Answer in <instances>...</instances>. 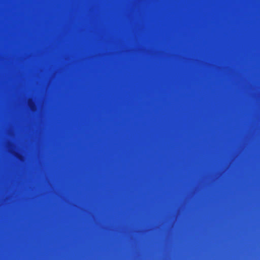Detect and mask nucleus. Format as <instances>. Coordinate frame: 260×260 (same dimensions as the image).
<instances>
[{
  "label": "nucleus",
  "mask_w": 260,
  "mask_h": 260,
  "mask_svg": "<svg viewBox=\"0 0 260 260\" xmlns=\"http://www.w3.org/2000/svg\"><path fill=\"white\" fill-rule=\"evenodd\" d=\"M27 20H125L126 21V120H130V17H27Z\"/></svg>",
  "instance_id": "1"
},
{
  "label": "nucleus",
  "mask_w": 260,
  "mask_h": 260,
  "mask_svg": "<svg viewBox=\"0 0 260 260\" xmlns=\"http://www.w3.org/2000/svg\"><path fill=\"white\" fill-rule=\"evenodd\" d=\"M135 20H234V17H131V41L132 40V22ZM132 53V44L131 43ZM132 61V56H131ZM132 107V99H131Z\"/></svg>",
  "instance_id": "2"
},
{
  "label": "nucleus",
  "mask_w": 260,
  "mask_h": 260,
  "mask_svg": "<svg viewBox=\"0 0 260 260\" xmlns=\"http://www.w3.org/2000/svg\"><path fill=\"white\" fill-rule=\"evenodd\" d=\"M131 16H234V14H135L131 0Z\"/></svg>",
  "instance_id": "3"
}]
</instances>
